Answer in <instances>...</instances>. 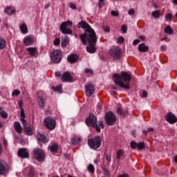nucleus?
<instances>
[{"label": "nucleus", "mask_w": 177, "mask_h": 177, "mask_svg": "<svg viewBox=\"0 0 177 177\" xmlns=\"http://www.w3.org/2000/svg\"><path fill=\"white\" fill-rule=\"evenodd\" d=\"M15 12H16L15 10H10V7H6V8L5 9V13H6L7 15H13Z\"/></svg>", "instance_id": "obj_30"}, {"label": "nucleus", "mask_w": 177, "mask_h": 177, "mask_svg": "<svg viewBox=\"0 0 177 177\" xmlns=\"http://www.w3.org/2000/svg\"><path fill=\"white\" fill-rule=\"evenodd\" d=\"M140 39H142V41H145L146 39V37L143 35H141L139 37Z\"/></svg>", "instance_id": "obj_60"}, {"label": "nucleus", "mask_w": 177, "mask_h": 177, "mask_svg": "<svg viewBox=\"0 0 177 177\" xmlns=\"http://www.w3.org/2000/svg\"><path fill=\"white\" fill-rule=\"evenodd\" d=\"M121 48L120 47H113L109 50V54L113 59H120L121 57Z\"/></svg>", "instance_id": "obj_9"}, {"label": "nucleus", "mask_w": 177, "mask_h": 177, "mask_svg": "<svg viewBox=\"0 0 177 177\" xmlns=\"http://www.w3.org/2000/svg\"><path fill=\"white\" fill-rule=\"evenodd\" d=\"M28 52L29 53L30 56L34 57H38L39 53L38 52V48L36 47H29L27 48Z\"/></svg>", "instance_id": "obj_15"}, {"label": "nucleus", "mask_w": 177, "mask_h": 177, "mask_svg": "<svg viewBox=\"0 0 177 177\" xmlns=\"http://www.w3.org/2000/svg\"><path fill=\"white\" fill-rule=\"evenodd\" d=\"M3 146H5V147H8V140L4 139L3 140Z\"/></svg>", "instance_id": "obj_56"}, {"label": "nucleus", "mask_w": 177, "mask_h": 177, "mask_svg": "<svg viewBox=\"0 0 177 177\" xmlns=\"http://www.w3.org/2000/svg\"><path fill=\"white\" fill-rule=\"evenodd\" d=\"M152 16L154 19H160V11L156 10L152 12Z\"/></svg>", "instance_id": "obj_33"}, {"label": "nucleus", "mask_w": 177, "mask_h": 177, "mask_svg": "<svg viewBox=\"0 0 177 177\" xmlns=\"http://www.w3.org/2000/svg\"><path fill=\"white\" fill-rule=\"evenodd\" d=\"M104 30L105 32H110V28L107 26H103Z\"/></svg>", "instance_id": "obj_49"}, {"label": "nucleus", "mask_w": 177, "mask_h": 177, "mask_svg": "<svg viewBox=\"0 0 177 177\" xmlns=\"http://www.w3.org/2000/svg\"><path fill=\"white\" fill-rule=\"evenodd\" d=\"M166 121L169 124H175L177 122V118L172 113H169L166 116Z\"/></svg>", "instance_id": "obj_16"}, {"label": "nucleus", "mask_w": 177, "mask_h": 177, "mask_svg": "<svg viewBox=\"0 0 177 177\" xmlns=\"http://www.w3.org/2000/svg\"><path fill=\"white\" fill-rule=\"evenodd\" d=\"M54 45L55 46H57V45H60V39L59 38H56L55 40H54Z\"/></svg>", "instance_id": "obj_43"}, {"label": "nucleus", "mask_w": 177, "mask_h": 177, "mask_svg": "<svg viewBox=\"0 0 177 177\" xmlns=\"http://www.w3.org/2000/svg\"><path fill=\"white\" fill-rule=\"evenodd\" d=\"M6 174V162H0V174L5 175Z\"/></svg>", "instance_id": "obj_22"}, {"label": "nucleus", "mask_w": 177, "mask_h": 177, "mask_svg": "<svg viewBox=\"0 0 177 177\" xmlns=\"http://www.w3.org/2000/svg\"><path fill=\"white\" fill-rule=\"evenodd\" d=\"M165 34H168L169 35H172L174 34V30L170 26H167L165 28Z\"/></svg>", "instance_id": "obj_26"}, {"label": "nucleus", "mask_w": 177, "mask_h": 177, "mask_svg": "<svg viewBox=\"0 0 177 177\" xmlns=\"http://www.w3.org/2000/svg\"><path fill=\"white\" fill-rule=\"evenodd\" d=\"M87 169L88 172H91V174H93L95 172V167H93V165L92 164L88 165Z\"/></svg>", "instance_id": "obj_32"}, {"label": "nucleus", "mask_w": 177, "mask_h": 177, "mask_svg": "<svg viewBox=\"0 0 177 177\" xmlns=\"http://www.w3.org/2000/svg\"><path fill=\"white\" fill-rule=\"evenodd\" d=\"M69 42L70 39L68 38V36H65L63 41H62V48H64V46H67Z\"/></svg>", "instance_id": "obj_24"}, {"label": "nucleus", "mask_w": 177, "mask_h": 177, "mask_svg": "<svg viewBox=\"0 0 177 177\" xmlns=\"http://www.w3.org/2000/svg\"><path fill=\"white\" fill-rule=\"evenodd\" d=\"M147 132H149V130L148 131H146V130L142 131V133H144V135H147Z\"/></svg>", "instance_id": "obj_62"}, {"label": "nucleus", "mask_w": 177, "mask_h": 177, "mask_svg": "<svg viewBox=\"0 0 177 177\" xmlns=\"http://www.w3.org/2000/svg\"><path fill=\"white\" fill-rule=\"evenodd\" d=\"M50 59L53 63H60V61L62 60V51L55 50L51 53Z\"/></svg>", "instance_id": "obj_10"}, {"label": "nucleus", "mask_w": 177, "mask_h": 177, "mask_svg": "<svg viewBox=\"0 0 177 177\" xmlns=\"http://www.w3.org/2000/svg\"><path fill=\"white\" fill-rule=\"evenodd\" d=\"M113 81L116 85L124 88V89H129V82L131 81V75L127 72H122L120 75L114 74Z\"/></svg>", "instance_id": "obj_2"}, {"label": "nucleus", "mask_w": 177, "mask_h": 177, "mask_svg": "<svg viewBox=\"0 0 177 177\" xmlns=\"http://www.w3.org/2000/svg\"><path fill=\"white\" fill-rule=\"evenodd\" d=\"M125 39L124 37L120 36L118 38V44H124Z\"/></svg>", "instance_id": "obj_41"}, {"label": "nucleus", "mask_w": 177, "mask_h": 177, "mask_svg": "<svg viewBox=\"0 0 177 177\" xmlns=\"http://www.w3.org/2000/svg\"><path fill=\"white\" fill-rule=\"evenodd\" d=\"M33 154L35 158L37 160V161H44V159L45 158V152L44 150L39 148H36L33 150Z\"/></svg>", "instance_id": "obj_8"}, {"label": "nucleus", "mask_w": 177, "mask_h": 177, "mask_svg": "<svg viewBox=\"0 0 177 177\" xmlns=\"http://www.w3.org/2000/svg\"><path fill=\"white\" fill-rule=\"evenodd\" d=\"M103 2H104V0H99L98 7L100 8V9L101 8H103Z\"/></svg>", "instance_id": "obj_46"}, {"label": "nucleus", "mask_w": 177, "mask_h": 177, "mask_svg": "<svg viewBox=\"0 0 177 177\" xmlns=\"http://www.w3.org/2000/svg\"><path fill=\"white\" fill-rule=\"evenodd\" d=\"M78 59H80V57L76 54H72L68 56V62H69V63H75V62L78 61Z\"/></svg>", "instance_id": "obj_20"}, {"label": "nucleus", "mask_w": 177, "mask_h": 177, "mask_svg": "<svg viewBox=\"0 0 177 177\" xmlns=\"http://www.w3.org/2000/svg\"><path fill=\"white\" fill-rule=\"evenodd\" d=\"M21 120H24V118H25V115H24V111H23V109H21Z\"/></svg>", "instance_id": "obj_51"}, {"label": "nucleus", "mask_w": 177, "mask_h": 177, "mask_svg": "<svg viewBox=\"0 0 177 177\" xmlns=\"http://www.w3.org/2000/svg\"><path fill=\"white\" fill-rule=\"evenodd\" d=\"M139 52H147L149 50V46H146L144 43L139 44L138 46Z\"/></svg>", "instance_id": "obj_23"}, {"label": "nucleus", "mask_w": 177, "mask_h": 177, "mask_svg": "<svg viewBox=\"0 0 177 177\" xmlns=\"http://www.w3.org/2000/svg\"><path fill=\"white\" fill-rule=\"evenodd\" d=\"M147 93L146 91H142V97H147Z\"/></svg>", "instance_id": "obj_55"}, {"label": "nucleus", "mask_w": 177, "mask_h": 177, "mask_svg": "<svg viewBox=\"0 0 177 177\" xmlns=\"http://www.w3.org/2000/svg\"><path fill=\"white\" fill-rule=\"evenodd\" d=\"M160 49H161V50H163V51L167 50V46H165V45L161 46Z\"/></svg>", "instance_id": "obj_57"}, {"label": "nucleus", "mask_w": 177, "mask_h": 177, "mask_svg": "<svg viewBox=\"0 0 177 177\" xmlns=\"http://www.w3.org/2000/svg\"><path fill=\"white\" fill-rule=\"evenodd\" d=\"M117 111L120 115H125L128 113V110H122L121 108H118Z\"/></svg>", "instance_id": "obj_29"}, {"label": "nucleus", "mask_w": 177, "mask_h": 177, "mask_svg": "<svg viewBox=\"0 0 177 177\" xmlns=\"http://www.w3.org/2000/svg\"><path fill=\"white\" fill-rule=\"evenodd\" d=\"M19 157H21V158H30V153H28V150L26 148H21L18 151L17 153Z\"/></svg>", "instance_id": "obj_13"}, {"label": "nucleus", "mask_w": 177, "mask_h": 177, "mask_svg": "<svg viewBox=\"0 0 177 177\" xmlns=\"http://www.w3.org/2000/svg\"><path fill=\"white\" fill-rule=\"evenodd\" d=\"M153 131H154V129L153 128L148 129V132H150V131L153 132Z\"/></svg>", "instance_id": "obj_63"}, {"label": "nucleus", "mask_w": 177, "mask_h": 177, "mask_svg": "<svg viewBox=\"0 0 177 177\" xmlns=\"http://www.w3.org/2000/svg\"><path fill=\"white\" fill-rule=\"evenodd\" d=\"M128 30V28H127L126 25H122L121 27V30L122 31V32H124V34L127 32Z\"/></svg>", "instance_id": "obj_42"}, {"label": "nucleus", "mask_w": 177, "mask_h": 177, "mask_svg": "<svg viewBox=\"0 0 177 177\" xmlns=\"http://www.w3.org/2000/svg\"><path fill=\"white\" fill-rule=\"evenodd\" d=\"M14 128L18 133H21L23 132V128L21 127V124L19 122H14Z\"/></svg>", "instance_id": "obj_21"}, {"label": "nucleus", "mask_w": 177, "mask_h": 177, "mask_svg": "<svg viewBox=\"0 0 177 177\" xmlns=\"http://www.w3.org/2000/svg\"><path fill=\"white\" fill-rule=\"evenodd\" d=\"M44 124L47 129H50L51 131L56 128V120L52 117H47L44 119Z\"/></svg>", "instance_id": "obj_6"}, {"label": "nucleus", "mask_w": 177, "mask_h": 177, "mask_svg": "<svg viewBox=\"0 0 177 177\" xmlns=\"http://www.w3.org/2000/svg\"><path fill=\"white\" fill-rule=\"evenodd\" d=\"M55 77H59L60 76V72H55Z\"/></svg>", "instance_id": "obj_61"}, {"label": "nucleus", "mask_w": 177, "mask_h": 177, "mask_svg": "<svg viewBox=\"0 0 177 177\" xmlns=\"http://www.w3.org/2000/svg\"><path fill=\"white\" fill-rule=\"evenodd\" d=\"M24 44L26 45V46L32 45V44H34V37L31 36H26L24 39Z\"/></svg>", "instance_id": "obj_18"}, {"label": "nucleus", "mask_w": 177, "mask_h": 177, "mask_svg": "<svg viewBox=\"0 0 177 177\" xmlns=\"http://www.w3.org/2000/svg\"><path fill=\"white\" fill-rule=\"evenodd\" d=\"M88 145L90 149L93 150H97L102 146V138L99 136H96L88 140Z\"/></svg>", "instance_id": "obj_4"}, {"label": "nucleus", "mask_w": 177, "mask_h": 177, "mask_svg": "<svg viewBox=\"0 0 177 177\" xmlns=\"http://www.w3.org/2000/svg\"><path fill=\"white\" fill-rule=\"evenodd\" d=\"M117 121V118L113 112H108L105 114V122L107 125H114Z\"/></svg>", "instance_id": "obj_7"}, {"label": "nucleus", "mask_w": 177, "mask_h": 177, "mask_svg": "<svg viewBox=\"0 0 177 177\" xmlns=\"http://www.w3.org/2000/svg\"><path fill=\"white\" fill-rule=\"evenodd\" d=\"M85 73H86V74H93V71H92V69L90 68H86Z\"/></svg>", "instance_id": "obj_47"}, {"label": "nucleus", "mask_w": 177, "mask_h": 177, "mask_svg": "<svg viewBox=\"0 0 177 177\" xmlns=\"http://www.w3.org/2000/svg\"><path fill=\"white\" fill-rule=\"evenodd\" d=\"M51 88L53 89V91H54V92H62V86H57L56 87L53 86Z\"/></svg>", "instance_id": "obj_35"}, {"label": "nucleus", "mask_w": 177, "mask_h": 177, "mask_svg": "<svg viewBox=\"0 0 177 177\" xmlns=\"http://www.w3.org/2000/svg\"><path fill=\"white\" fill-rule=\"evenodd\" d=\"M96 121H97V119H96L95 115L93 113H90L89 116L86 119V124L88 127H93V128H95L97 132H100V128H104L103 122L99 121L97 124H96Z\"/></svg>", "instance_id": "obj_3"}, {"label": "nucleus", "mask_w": 177, "mask_h": 177, "mask_svg": "<svg viewBox=\"0 0 177 177\" xmlns=\"http://www.w3.org/2000/svg\"><path fill=\"white\" fill-rule=\"evenodd\" d=\"M20 30L22 34H27V32H28V29L27 28V25H26V24H22L20 26Z\"/></svg>", "instance_id": "obj_25"}, {"label": "nucleus", "mask_w": 177, "mask_h": 177, "mask_svg": "<svg viewBox=\"0 0 177 177\" xmlns=\"http://www.w3.org/2000/svg\"><path fill=\"white\" fill-rule=\"evenodd\" d=\"M85 92L86 95L87 96H92L93 93H95V86L92 83L88 82L86 86H85Z\"/></svg>", "instance_id": "obj_11"}, {"label": "nucleus", "mask_w": 177, "mask_h": 177, "mask_svg": "<svg viewBox=\"0 0 177 177\" xmlns=\"http://www.w3.org/2000/svg\"><path fill=\"white\" fill-rule=\"evenodd\" d=\"M50 6V3H48L44 6V9H48Z\"/></svg>", "instance_id": "obj_59"}, {"label": "nucleus", "mask_w": 177, "mask_h": 177, "mask_svg": "<svg viewBox=\"0 0 177 177\" xmlns=\"http://www.w3.org/2000/svg\"><path fill=\"white\" fill-rule=\"evenodd\" d=\"M111 14L112 15V16L115 17L118 16V15H120V12H118V11L112 10L111 12Z\"/></svg>", "instance_id": "obj_44"}, {"label": "nucleus", "mask_w": 177, "mask_h": 177, "mask_svg": "<svg viewBox=\"0 0 177 177\" xmlns=\"http://www.w3.org/2000/svg\"><path fill=\"white\" fill-rule=\"evenodd\" d=\"M104 175H105V176H110V172L109 171V170L107 169H104Z\"/></svg>", "instance_id": "obj_50"}, {"label": "nucleus", "mask_w": 177, "mask_h": 177, "mask_svg": "<svg viewBox=\"0 0 177 177\" xmlns=\"http://www.w3.org/2000/svg\"><path fill=\"white\" fill-rule=\"evenodd\" d=\"M37 139H38L39 142H42V143H48V142H49V140H48L46 136H45V135L40 133H37Z\"/></svg>", "instance_id": "obj_19"}, {"label": "nucleus", "mask_w": 177, "mask_h": 177, "mask_svg": "<svg viewBox=\"0 0 177 177\" xmlns=\"http://www.w3.org/2000/svg\"><path fill=\"white\" fill-rule=\"evenodd\" d=\"M71 143L72 145H77L78 143H81V139L78 137H73L71 140Z\"/></svg>", "instance_id": "obj_27"}, {"label": "nucleus", "mask_w": 177, "mask_h": 177, "mask_svg": "<svg viewBox=\"0 0 177 177\" xmlns=\"http://www.w3.org/2000/svg\"><path fill=\"white\" fill-rule=\"evenodd\" d=\"M73 26V21H66L63 22L60 25V30L62 31V34H73V30L67 27H71Z\"/></svg>", "instance_id": "obj_5"}, {"label": "nucleus", "mask_w": 177, "mask_h": 177, "mask_svg": "<svg viewBox=\"0 0 177 177\" xmlns=\"http://www.w3.org/2000/svg\"><path fill=\"white\" fill-rule=\"evenodd\" d=\"M165 19L167 21H172V14L171 13H168L166 16H165Z\"/></svg>", "instance_id": "obj_38"}, {"label": "nucleus", "mask_w": 177, "mask_h": 177, "mask_svg": "<svg viewBox=\"0 0 177 177\" xmlns=\"http://www.w3.org/2000/svg\"><path fill=\"white\" fill-rule=\"evenodd\" d=\"M78 28H82L85 31V33L80 35V38L83 45H86L87 41L88 44V46L86 47L87 52L95 53L96 52V43L97 42V37H96L95 30L84 21L78 23Z\"/></svg>", "instance_id": "obj_1"}, {"label": "nucleus", "mask_w": 177, "mask_h": 177, "mask_svg": "<svg viewBox=\"0 0 177 177\" xmlns=\"http://www.w3.org/2000/svg\"><path fill=\"white\" fill-rule=\"evenodd\" d=\"M130 146L133 149H137L138 147V142H136L134 141H131L130 142Z\"/></svg>", "instance_id": "obj_37"}, {"label": "nucleus", "mask_w": 177, "mask_h": 177, "mask_svg": "<svg viewBox=\"0 0 177 177\" xmlns=\"http://www.w3.org/2000/svg\"><path fill=\"white\" fill-rule=\"evenodd\" d=\"M62 82H70L73 81V76L68 72H64L61 77Z\"/></svg>", "instance_id": "obj_14"}, {"label": "nucleus", "mask_w": 177, "mask_h": 177, "mask_svg": "<svg viewBox=\"0 0 177 177\" xmlns=\"http://www.w3.org/2000/svg\"><path fill=\"white\" fill-rule=\"evenodd\" d=\"M22 124L24 127V131L27 133V135L31 136L32 135V126L31 124H28L26 120L21 119Z\"/></svg>", "instance_id": "obj_12"}, {"label": "nucleus", "mask_w": 177, "mask_h": 177, "mask_svg": "<svg viewBox=\"0 0 177 177\" xmlns=\"http://www.w3.org/2000/svg\"><path fill=\"white\" fill-rule=\"evenodd\" d=\"M6 46V41H5V39L0 37V49H5Z\"/></svg>", "instance_id": "obj_28"}, {"label": "nucleus", "mask_w": 177, "mask_h": 177, "mask_svg": "<svg viewBox=\"0 0 177 177\" xmlns=\"http://www.w3.org/2000/svg\"><path fill=\"white\" fill-rule=\"evenodd\" d=\"M50 150L52 152L57 151V145L53 144L51 146H50Z\"/></svg>", "instance_id": "obj_34"}, {"label": "nucleus", "mask_w": 177, "mask_h": 177, "mask_svg": "<svg viewBox=\"0 0 177 177\" xmlns=\"http://www.w3.org/2000/svg\"><path fill=\"white\" fill-rule=\"evenodd\" d=\"M0 115H1L3 118H8V113H6L1 107H0Z\"/></svg>", "instance_id": "obj_31"}, {"label": "nucleus", "mask_w": 177, "mask_h": 177, "mask_svg": "<svg viewBox=\"0 0 177 177\" xmlns=\"http://www.w3.org/2000/svg\"><path fill=\"white\" fill-rule=\"evenodd\" d=\"M128 13L129 15L131 16L132 15H135V10L133 9H130L129 11H128Z\"/></svg>", "instance_id": "obj_52"}, {"label": "nucleus", "mask_w": 177, "mask_h": 177, "mask_svg": "<svg viewBox=\"0 0 177 177\" xmlns=\"http://www.w3.org/2000/svg\"><path fill=\"white\" fill-rule=\"evenodd\" d=\"M69 7L71 8V9H77V6H75V4H74L73 3H69Z\"/></svg>", "instance_id": "obj_45"}, {"label": "nucleus", "mask_w": 177, "mask_h": 177, "mask_svg": "<svg viewBox=\"0 0 177 177\" xmlns=\"http://www.w3.org/2000/svg\"><path fill=\"white\" fill-rule=\"evenodd\" d=\"M46 103V100L43 96H39L37 98V104L39 109L44 110L45 109V104Z\"/></svg>", "instance_id": "obj_17"}, {"label": "nucleus", "mask_w": 177, "mask_h": 177, "mask_svg": "<svg viewBox=\"0 0 177 177\" xmlns=\"http://www.w3.org/2000/svg\"><path fill=\"white\" fill-rule=\"evenodd\" d=\"M18 104L19 106V109H21V110H22V109H23V101L22 100H19L18 102Z\"/></svg>", "instance_id": "obj_53"}, {"label": "nucleus", "mask_w": 177, "mask_h": 177, "mask_svg": "<svg viewBox=\"0 0 177 177\" xmlns=\"http://www.w3.org/2000/svg\"><path fill=\"white\" fill-rule=\"evenodd\" d=\"M124 155V151L123 150H119L117 151V158L120 159L121 158V156Z\"/></svg>", "instance_id": "obj_39"}, {"label": "nucleus", "mask_w": 177, "mask_h": 177, "mask_svg": "<svg viewBox=\"0 0 177 177\" xmlns=\"http://www.w3.org/2000/svg\"><path fill=\"white\" fill-rule=\"evenodd\" d=\"M29 176H34V168L31 167L29 172Z\"/></svg>", "instance_id": "obj_48"}, {"label": "nucleus", "mask_w": 177, "mask_h": 177, "mask_svg": "<svg viewBox=\"0 0 177 177\" xmlns=\"http://www.w3.org/2000/svg\"><path fill=\"white\" fill-rule=\"evenodd\" d=\"M21 93L20 91L18 89L14 90L12 93V96H19V95Z\"/></svg>", "instance_id": "obj_40"}, {"label": "nucleus", "mask_w": 177, "mask_h": 177, "mask_svg": "<svg viewBox=\"0 0 177 177\" xmlns=\"http://www.w3.org/2000/svg\"><path fill=\"white\" fill-rule=\"evenodd\" d=\"M173 3H174V5H177V0H173Z\"/></svg>", "instance_id": "obj_64"}, {"label": "nucleus", "mask_w": 177, "mask_h": 177, "mask_svg": "<svg viewBox=\"0 0 177 177\" xmlns=\"http://www.w3.org/2000/svg\"><path fill=\"white\" fill-rule=\"evenodd\" d=\"M118 177H129V175L127 174H123L119 175Z\"/></svg>", "instance_id": "obj_58"}, {"label": "nucleus", "mask_w": 177, "mask_h": 177, "mask_svg": "<svg viewBox=\"0 0 177 177\" xmlns=\"http://www.w3.org/2000/svg\"><path fill=\"white\" fill-rule=\"evenodd\" d=\"M140 40L139 39H135L133 42V45H138V44H140Z\"/></svg>", "instance_id": "obj_54"}, {"label": "nucleus", "mask_w": 177, "mask_h": 177, "mask_svg": "<svg viewBox=\"0 0 177 177\" xmlns=\"http://www.w3.org/2000/svg\"><path fill=\"white\" fill-rule=\"evenodd\" d=\"M137 149L138 150H142V149H145V142H139L137 144Z\"/></svg>", "instance_id": "obj_36"}]
</instances>
